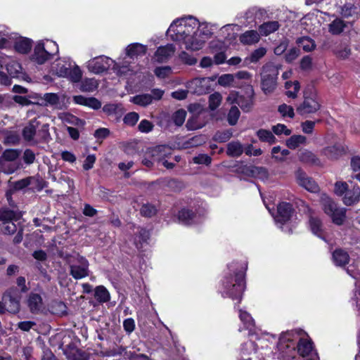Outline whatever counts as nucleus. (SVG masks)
Instances as JSON below:
<instances>
[{
	"label": "nucleus",
	"mask_w": 360,
	"mask_h": 360,
	"mask_svg": "<svg viewBox=\"0 0 360 360\" xmlns=\"http://www.w3.org/2000/svg\"><path fill=\"white\" fill-rule=\"evenodd\" d=\"M202 114L193 115L190 117L186 123V127L188 130H196L202 128L205 125V120Z\"/></svg>",
	"instance_id": "nucleus-30"
},
{
	"label": "nucleus",
	"mask_w": 360,
	"mask_h": 360,
	"mask_svg": "<svg viewBox=\"0 0 360 360\" xmlns=\"http://www.w3.org/2000/svg\"><path fill=\"white\" fill-rule=\"evenodd\" d=\"M154 72L158 77L164 79L172 74V68L169 66L158 67L155 69Z\"/></svg>",
	"instance_id": "nucleus-60"
},
{
	"label": "nucleus",
	"mask_w": 360,
	"mask_h": 360,
	"mask_svg": "<svg viewBox=\"0 0 360 360\" xmlns=\"http://www.w3.org/2000/svg\"><path fill=\"white\" fill-rule=\"evenodd\" d=\"M139 118V115L137 112H131L127 113L124 117V124L129 125V126H134L136 124Z\"/></svg>",
	"instance_id": "nucleus-63"
},
{
	"label": "nucleus",
	"mask_w": 360,
	"mask_h": 360,
	"mask_svg": "<svg viewBox=\"0 0 360 360\" xmlns=\"http://www.w3.org/2000/svg\"><path fill=\"white\" fill-rule=\"evenodd\" d=\"M240 112L237 106H233L228 113V122L231 125H235L240 117Z\"/></svg>",
	"instance_id": "nucleus-55"
},
{
	"label": "nucleus",
	"mask_w": 360,
	"mask_h": 360,
	"mask_svg": "<svg viewBox=\"0 0 360 360\" xmlns=\"http://www.w3.org/2000/svg\"><path fill=\"white\" fill-rule=\"evenodd\" d=\"M27 304L32 314L39 313L43 307V300L41 295L31 292L27 297Z\"/></svg>",
	"instance_id": "nucleus-20"
},
{
	"label": "nucleus",
	"mask_w": 360,
	"mask_h": 360,
	"mask_svg": "<svg viewBox=\"0 0 360 360\" xmlns=\"http://www.w3.org/2000/svg\"><path fill=\"white\" fill-rule=\"evenodd\" d=\"M262 89L265 94L271 93L277 86V79L262 75Z\"/></svg>",
	"instance_id": "nucleus-31"
},
{
	"label": "nucleus",
	"mask_w": 360,
	"mask_h": 360,
	"mask_svg": "<svg viewBox=\"0 0 360 360\" xmlns=\"http://www.w3.org/2000/svg\"><path fill=\"white\" fill-rule=\"evenodd\" d=\"M111 66L118 75H125L132 71L127 62L115 63L111 58L100 56L89 60L86 63L89 71L94 74H100L108 70Z\"/></svg>",
	"instance_id": "nucleus-4"
},
{
	"label": "nucleus",
	"mask_w": 360,
	"mask_h": 360,
	"mask_svg": "<svg viewBox=\"0 0 360 360\" xmlns=\"http://www.w3.org/2000/svg\"><path fill=\"white\" fill-rule=\"evenodd\" d=\"M222 96L219 92H215L209 96V108L214 110L221 104Z\"/></svg>",
	"instance_id": "nucleus-52"
},
{
	"label": "nucleus",
	"mask_w": 360,
	"mask_h": 360,
	"mask_svg": "<svg viewBox=\"0 0 360 360\" xmlns=\"http://www.w3.org/2000/svg\"><path fill=\"white\" fill-rule=\"evenodd\" d=\"M239 318L243 322L245 328L252 330L255 326V321L251 315L246 311L239 310Z\"/></svg>",
	"instance_id": "nucleus-45"
},
{
	"label": "nucleus",
	"mask_w": 360,
	"mask_h": 360,
	"mask_svg": "<svg viewBox=\"0 0 360 360\" xmlns=\"http://www.w3.org/2000/svg\"><path fill=\"white\" fill-rule=\"evenodd\" d=\"M295 177L297 184L302 187L304 188L306 190L312 193H315L319 191V186L311 178L307 176V175L302 170L298 169L295 172Z\"/></svg>",
	"instance_id": "nucleus-17"
},
{
	"label": "nucleus",
	"mask_w": 360,
	"mask_h": 360,
	"mask_svg": "<svg viewBox=\"0 0 360 360\" xmlns=\"http://www.w3.org/2000/svg\"><path fill=\"white\" fill-rule=\"evenodd\" d=\"M58 51V47L56 42L50 40L39 41L34 47L32 58L38 64H44Z\"/></svg>",
	"instance_id": "nucleus-9"
},
{
	"label": "nucleus",
	"mask_w": 360,
	"mask_h": 360,
	"mask_svg": "<svg viewBox=\"0 0 360 360\" xmlns=\"http://www.w3.org/2000/svg\"><path fill=\"white\" fill-rule=\"evenodd\" d=\"M68 360H86L87 356L82 351L72 348L65 352Z\"/></svg>",
	"instance_id": "nucleus-49"
},
{
	"label": "nucleus",
	"mask_w": 360,
	"mask_h": 360,
	"mask_svg": "<svg viewBox=\"0 0 360 360\" xmlns=\"http://www.w3.org/2000/svg\"><path fill=\"white\" fill-rule=\"evenodd\" d=\"M6 311L12 314H16L20 310V302L16 298L9 297L8 300L5 298Z\"/></svg>",
	"instance_id": "nucleus-50"
},
{
	"label": "nucleus",
	"mask_w": 360,
	"mask_h": 360,
	"mask_svg": "<svg viewBox=\"0 0 360 360\" xmlns=\"http://www.w3.org/2000/svg\"><path fill=\"white\" fill-rule=\"evenodd\" d=\"M266 53V49L264 47H259L252 51L250 56V61L251 63H257L262 58Z\"/></svg>",
	"instance_id": "nucleus-56"
},
{
	"label": "nucleus",
	"mask_w": 360,
	"mask_h": 360,
	"mask_svg": "<svg viewBox=\"0 0 360 360\" xmlns=\"http://www.w3.org/2000/svg\"><path fill=\"white\" fill-rule=\"evenodd\" d=\"M150 154L153 161L161 162L171 154V148L167 146H158L151 150Z\"/></svg>",
	"instance_id": "nucleus-26"
},
{
	"label": "nucleus",
	"mask_w": 360,
	"mask_h": 360,
	"mask_svg": "<svg viewBox=\"0 0 360 360\" xmlns=\"http://www.w3.org/2000/svg\"><path fill=\"white\" fill-rule=\"evenodd\" d=\"M256 345L252 341H248L242 345L240 360H252L256 356Z\"/></svg>",
	"instance_id": "nucleus-24"
},
{
	"label": "nucleus",
	"mask_w": 360,
	"mask_h": 360,
	"mask_svg": "<svg viewBox=\"0 0 360 360\" xmlns=\"http://www.w3.org/2000/svg\"><path fill=\"white\" fill-rule=\"evenodd\" d=\"M350 165L352 172L354 173V175L352 176V178L359 181V178L360 176V157H353L351 159Z\"/></svg>",
	"instance_id": "nucleus-54"
},
{
	"label": "nucleus",
	"mask_w": 360,
	"mask_h": 360,
	"mask_svg": "<svg viewBox=\"0 0 360 360\" xmlns=\"http://www.w3.org/2000/svg\"><path fill=\"white\" fill-rule=\"evenodd\" d=\"M260 33L256 30H248L239 36V41L243 45H253L259 41Z\"/></svg>",
	"instance_id": "nucleus-25"
},
{
	"label": "nucleus",
	"mask_w": 360,
	"mask_h": 360,
	"mask_svg": "<svg viewBox=\"0 0 360 360\" xmlns=\"http://www.w3.org/2000/svg\"><path fill=\"white\" fill-rule=\"evenodd\" d=\"M129 101L134 104L146 107L152 103V96L150 94H142L131 97Z\"/></svg>",
	"instance_id": "nucleus-36"
},
{
	"label": "nucleus",
	"mask_w": 360,
	"mask_h": 360,
	"mask_svg": "<svg viewBox=\"0 0 360 360\" xmlns=\"http://www.w3.org/2000/svg\"><path fill=\"white\" fill-rule=\"evenodd\" d=\"M280 27V24L278 21H268L262 23L259 26L258 30L261 35L268 36L276 31Z\"/></svg>",
	"instance_id": "nucleus-27"
},
{
	"label": "nucleus",
	"mask_w": 360,
	"mask_h": 360,
	"mask_svg": "<svg viewBox=\"0 0 360 360\" xmlns=\"http://www.w3.org/2000/svg\"><path fill=\"white\" fill-rule=\"evenodd\" d=\"M300 203L301 205L304 207V211H307L310 214L309 219V226L311 231L313 233V234L323 239V229L321 219L319 217L314 216L311 213V209L307 205L305 204V202L300 200Z\"/></svg>",
	"instance_id": "nucleus-15"
},
{
	"label": "nucleus",
	"mask_w": 360,
	"mask_h": 360,
	"mask_svg": "<svg viewBox=\"0 0 360 360\" xmlns=\"http://www.w3.org/2000/svg\"><path fill=\"white\" fill-rule=\"evenodd\" d=\"M226 101L230 104L236 103L243 111L248 112L253 105V89L249 87L245 95H238L237 92L232 91L228 96Z\"/></svg>",
	"instance_id": "nucleus-10"
},
{
	"label": "nucleus",
	"mask_w": 360,
	"mask_h": 360,
	"mask_svg": "<svg viewBox=\"0 0 360 360\" xmlns=\"http://www.w3.org/2000/svg\"><path fill=\"white\" fill-rule=\"evenodd\" d=\"M348 191V184L345 181H338L334 185V193L340 197H343Z\"/></svg>",
	"instance_id": "nucleus-53"
},
{
	"label": "nucleus",
	"mask_w": 360,
	"mask_h": 360,
	"mask_svg": "<svg viewBox=\"0 0 360 360\" xmlns=\"http://www.w3.org/2000/svg\"><path fill=\"white\" fill-rule=\"evenodd\" d=\"M306 143L307 138L302 135H293L286 141V145L290 149H296L300 146Z\"/></svg>",
	"instance_id": "nucleus-39"
},
{
	"label": "nucleus",
	"mask_w": 360,
	"mask_h": 360,
	"mask_svg": "<svg viewBox=\"0 0 360 360\" xmlns=\"http://www.w3.org/2000/svg\"><path fill=\"white\" fill-rule=\"evenodd\" d=\"M175 47L173 44L160 46L154 54V60L158 63L167 62L174 53Z\"/></svg>",
	"instance_id": "nucleus-18"
},
{
	"label": "nucleus",
	"mask_w": 360,
	"mask_h": 360,
	"mask_svg": "<svg viewBox=\"0 0 360 360\" xmlns=\"http://www.w3.org/2000/svg\"><path fill=\"white\" fill-rule=\"evenodd\" d=\"M343 153L344 148L338 145L324 148L321 151L322 155L330 160L338 158Z\"/></svg>",
	"instance_id": "nucleus-29"
},
{
	"label": "nucleus",
	"mask_w": 360,
	"mask_h": 360,
	"mask_svg": "<svg viewBox=\"0 0 360 360\" xmlns=\"http://www.w3.org/2000/svg\"><path fill=\"white\" fill-rule=\"evenodd\" d=\"M32 41L28 38L20 37L15 42V49L20 53H28L32 48Z\"/></svg>",
	"instance_id": "nucleus-32"
},
{
	"label": "nucleus",
	"mask_w": 360,
	"mask_h": 360,
	"mask_svg": "<svg viewBox=\"0 0 360 360\" xmlns=\"http://www.w3.org/2000/svg\"><path fill=\"white\" fill-rule=\"evenodd\" d=\"M218 82L221 86H227L236 84L235 76L232 74H225L219 77Z\"/></svg>",
	"instance_id": "nucleus-57"
},
{
	"label": "nucleus",
	"mask_w": 360,
	"mask_h": 360,
	"mask_svg": "<svg viewBox=\"0 0 360 360\" xmlns=\"http://www.w3.org/2000/svg\"><path fill=\"white\" fill-rule=\"evenodd\" d=\"M198 25V20L192 16L176 19L170 25L167 35L173 41L184 45L186 50L192 51L188 45L195 37Z\"/></svg>",
	"instance_id": "nucleus-2"
},
{
	"label": "nucleus",
	"mask_w": 360,
	"mask_h": 360,
	"mask_svg": "<svg viewBox=\"0 0 360 360\" xmlns=\"http://www.w3.org/2000/svg\"><path fill=\"white\" fill-rule=\"evenodd\" d=\"M186 86L191 93L202 95L209 91L210 81L206 77H197L189 81Z\"/></svg>",
	"instance_id": "nucleus-13"
},
{
	"label": "nucleus",
	"mask_w": 360,
	"mask_h": 360,
	"mask_svg": "<svg viewBox=\"0 0 360 360\" xmlns=\"http://www.w3.org/2000/svg\"><path fill=\"white\" fill-rule=\"evenodd\" d=\"M321 202L324 212L331 217L334 224L337 225L343 224L346 213L345 208L338 207L336 203L326 194L321 195Z\"/></svg>",
	"instance_id": "nucleus-8"
},
{
	"label": "nucleus",
	"mask_w": 360,
	"mask_h": 360,
	"mask_svg": "<svg viewBox=\"0 0 360 360\" xmlns=\"http://www.w3.org/2000/svg\"><path fill=\"white\" fill-rule=\"evenodd\" d=\"M285 95L288 98H295L297 96V93L300 91V86L297 81L286 82L285 84Z\"/></svg>",
	"instance_id": "nucleus-40"
},
{
	"label": "nucleus",
	"mask_w": 360,
	"mask_h": 360,
	"mask_svg": "<svg viewBox=\"0 0 360 360\" xmlns=\"http://www.w3.org/2000/svg\"><path fill=\"white\" fill-rule=\"evenodd\" d=\"M296 42L305 52L311 51L316 48L314 41L308 37L298 38Z\"/></svg>",
	"instance_id": "nucleus-42"
},
{
	"label": "nucleus",
	"mask_w": 360,
	"mask_h": 360,
	"mask_svg": "<svg viewBox=\"0 0 360 360\" xmlns=\"http://www.w3.org/2000/svg\"><path fill=\"white\" fill-rule=\"evenodd\" d=\"M89 262L87 259L78 255L70 264V275L75 279H82L89 275Z\"/></svg>",
	"instance_id": "nucleus-12"
},
{
	"label": "nucleus",
	"mask_w": 360,
	"mask_h": 360,
	"mask_svg": "<svg viewBox=\"0 0 360 360\" xmlns=\"http://www.w3.org/2000/svg\"><path fill=\"white\" fill-rule=\"evenodd\" d=\"M243 152V147L238 141H232L227 145L226 153L231 157H239Z\"/></svg>",
	"instance_id": "nucleus-41"
},
{
	"label": "nucleus",
	"mask_w": 360,
	"mask_h": 360,
	"mask_svg": "<svg viewBox=\"0 0 360 360\" xmlns=\"http://www.w3.org/2000/svg\"><path fill=\"white\" fill-rule=\"evenodd\" d=\"M58 117L64 124H70L77 126L82 124V121L81 120L69 112H61L58 115Z\"/></svg>",
	"instance_id": "nucleus-47"
},
{
	"label": "nucleus",
	"mask_w": 360,
	"mask_h": 360,
	"mask_svg": "<svg viewBox=\"0 0 360 360\" xmlns=\"http://www.w3.org/2000/svg\"><path fill=\"white\" fill-rule=\"evenodd\" d=\"M42 99L45 101L44 105L53 106L56 108H61L60 99L58 94L54 93H46L43 95Z\"/></svg>",
	"instance_id": "nucleus-44"
},
{
	"label": "nucleus",
	"mask_w": 360,
	"mask_h": 360,
	"mask_svg": "<svg viewBox=\"0 0 360 360\" xmlns=\"http://www.w3.org/2000/svg\"><path fill=\"white\" fill-rule=\"evenodd\" d=\"M98 86V81L94 78H86L81 82L80 90L84 92H92Z\"/></svg>",
	"instance_id": "nucleus-43"
},
{
	"label": "nucleus",
	"mask_w": 360,
	"mask_h": 360,
	"mask_svg": "<svg viewBox=\"0 0 360 360\" xmlns=\"http://www.w3.org/2000/svg\"><path fill=\"white\" fill-rule=\"evenodd\" d=\"M130 228H133V233L134 237L133 238V242L137 249H140L142 247L143 243H146L149 238V232L145 229L141 227H136L131 225Z\"/></svg>",
	"instance_id": "nucleus-19"
},
{
	"label": "nucleus",
	"mask_w": 360,
	"mask_h": 360,
	"mask_svg": "<svg viewBox=\"0 0 360 360\" xmlns=\"http://www.w3.org/2000/svg\"><path fill=\"white\" fill-rule=\"evenodd\" d=\"M53 71L57 76L67 78L73 83L80 82L82 77L80 68L69 57L58 60L53 66Z\"/></svg>",
	"instance_id": "nucleus-5"
},
{
	"label": "nucleus",
	"mask_w": 360,
	"mask_h": 360,
	"mask_svg": "<svg viewBox=\"0 0 360 360\" xmlns=\"http://www.w3.org/2000/svg\"><path fill=\"white\" fill-rule=\"evenodd\" d=\"M229 273L222 281L220 292L223 297H228L232 300H241L243 292L245 290L244 273L236 271L233 265L229 266Z\"/></svg>",
	"instance_id": "nucleus-3"
},
{
	"label": "nucleus",
	"mask_w": 360,
	"mask_h": 360,
	"mask_svg": "<svg viewBox=\"0 0 360 360\" xmlns=\"http://www.w3.org/2000/svg\"><path fill=\"white\" fill-rule=\"evenodd\" d=\"M293 213L292 205L288 202H281L277 207V214L275 217L276 223L281 225L290 220Z\"/></svg>",
	"instance_id": "nucleus-16"
},
{
	"label": "nucleus",
	"mask_w": 360,
	"mask_h": 360,
	"mask_svg": "<svg viewBox=\"0 0 360 360\" xmlns=\"http://www.w3.org/2000/svg\"><path fill=\"white\" fill-rule=\"evenodd\" d=\"M37 118L32 119L23 128L22 135L24 140L31 144H35L41 140H45L49 136V124H43L40 129Z\"/></svg>",
	"instance_id": "nucleus-6"
},
{
	"label": "nucleus",
	"mask_w": 360,
	"mask_h": 360,
	"mask_svg": "<svg viewBox=\"0 0 360 360\" xmlns=\"http://www.w3.org/2000/svg\"><path fill=\"white\" fill-rule=\"evenodd\" d=\"M196 30L195 37L193 43H189L188 45L189 48H192V51L200 50L212 34V30L209 24L206 22L200 23L198 22Z\"/></svg>",
	"instance_id": "nucleus-11"
},
{
	"label": "nucleus",
	"mask_w": 360,
	"mask_h": 360,
	"mask_svg": "<svg viewBox=\"0 0 360 360\" xmlns=\"http://www.w3.org/2000/svg\"><path fill=\"white\" fill-rule=\"evenodd\" d=\"M360 199V187L355 185L352 189L346 192L342 197V202L347 206H351L359 201Z\"/></svg>",
	"instance_id": "nucleus-21"
},
{
	"label": "nucleus",
	"mask_w": 360,
	"mask_h": 360,
	"mask_svg": "<svg viewBox=\"0 0 360 360\" xmlns=\"http://www.w3.org/2000/svg\"><path fill=\"white\" fill-rule=\"evenodd\" d=\"M321 108L319 101L314 97H305L303 102L297 108V112L301 115L316 112Z\"/></svg>",
	"instance_id": "nucleus-14"
},
{
	"label": "nucleus",
	"mask_w": 360,
	"mask_h": 360,
	"mask_svg": "<svg viewBox=\"0 0 360 360\" xmlns=\"http://www.w3.org/2000/svg\"><path fill=\"white\" fill-rule=\"evenodd\" d=\"M333 259L337 266H345L349 262V255L342 250H336L333 253Z\"/></svg>",
	"instance_id": "nucleus-38"
},
{
	"label": "nucleus",
	"mask_w": 360,
	"mask_h": 360,
	"mask_svg": "<svg viewBox=\"0 0 360 360\" xmlns=\"http://www.w3.org/2000/svg\"><path fill=\"white\" fill-rule=\"evenodd\" d=\"M156 207L151 204H145L141 208V214L143 216L150 217L155 214Z\"/></svg>",
	"instance_id": "nucleus-62"
},
{
	"label": "nucleus",
	"mask_w": 360,
	"mask_h": 360,
	"mask_svg": "<svg viewBox=\"0 0 360 360\" xmlns=\"http://www.w3.org/2000/svg\"><path fill=\"white\" fill-rule=\"evenodd\" d=\"M147 46L140 43H133L128 45L126 48V55L130 58H138L146 54Z\"/></svg>",
	"instance_id": "nucleus-22"
},
{
	"label": "nucleus",
	"mask_w": 360,
	"mask_h": 360,
	"mask_svg": "<svg viewBox=\"0 0 360 360\" xmlns=\"http://www.w3.org/2000/svg\"><path fill=\"white\" fill-rule=\"evenodd\" d=\"M347 27V23L342 19L336 18L328 25V31L333 35L341 34Z\"/></svg>",
	"instance_id": "nucleus-34"
},
{
	"label": "nucleus",
	"mask_w": 360,
	"mask_h": 360,
	"mask_svg": "<svg viewBox=\"0 0 360 360\" xmlns=\"http://www.w3.org/2000/svg\"><path fill=\"white\" fill-rule=\"evenodd\" d=\"M341 14L345 18H358L359 9L352 3L345 4L341 9Z\"/></svg>",
	"instance_id": "nucleus-35"
},
{
	"label": "nucleus",
	"mask_w": 360,
	"mask_h": 360,
	"mask_svg": "<svg viewBox=\"0 0 360 360\" xmlns=\"http://www.w3.org/2000/svg\"><path fill=\"white\" fill-rule=\"evenodd\" d=\"M94 297L99 302H106L110 300V294L108 290L103 285L96 288Z\"/></svg>",
	"instance_id": "nucleus-48"
},
{
	"label": "nucleus",
	"mask_w": 360,
	"mask_h": 360,
	"mask_svg": "<svg viewBox=\"0 0 360 360\" xmlns=\"http://www.w3.org/2000/svg\"><path fill=\"white\" fill-rule=\"evenodd\" d=\"M273 132L276 135L284 134L285 136H289L291 134V130L288 129L285 124H278L272 127Z\"/></svg>",
	"instance_id": "nucleus-64"
},
{
	"label": "nucleus",
	"mask_w": 360,
	"mask_h": 360,
	"mask_svg": "<svg viewBox=\"0 0 360 360\" xmlns=\"http://www.w3.org/2000/svg\"><path fill=\"white\" fill-rule=\"evenodd\" d=\"M257 136L262 142H266L269 144H274L276 141V139L271 131L266 129H259L257 131Z\"/></svg>",
	"instance_id": "nucleus-46"
},
{
	"label": "nucleus",
	"mask_w": 360,
	"mask_h": 360,
	"mask_svg": "<svg viewBox=\"0 0 360 360\" xmlns=\"http://www.w3.org/2000/svg\"><path fill=\"white\" fill-rule=\"evenodd\" d=\"M281 68V64L269 61L263 66L262 75H266L268 77L277 79Z\"/></svg>",
	"instance_id": "nucleus-28"
},
{
	"label": "nucleus",
	"mask_w": 360,
	"mask_h": 360,
	"mask_svg": "<svg viewBox=\"0 0 360 360\" xmlns=\"http://www.w3.org/2000/svg\"><path fill=\"white\" fill-rule=\"evenodd\" d=\"M232 136V132L230 130H226L224 131H218L215 134L214 139L218 142H226L231 139Z\"/></svg>",
	"instance_id": "nucleus-61"
},
{
	"label": "nucleus",
	"mask_w": 360,
	"mask_h": 360,
	"mask_svg": "<svg viewBox=\"0 0 360 360\" xmlns=\"http://www.w3.org/2000/svg\"><path fill=\"white\" fill-rule=\"evenodd\" d=\"M20 151L16 149H7L0 157V165L3 167L8 162H15V160L19 157Z\"/></svg>",
	"instance_id": "nucleus-33"
},
{
	"label": "nucleus",
	"mask_w": 360,
	"mask_h": 360,
	"mask_svg": "<svg viewBox=\"0 0 360 360\" xmlns=\"http://www.w3.org/2000/svg\"><path fill=\"white\" fill-rule=\"evenodd\" d=\"M335 54L341 59H346L351 55V49L347 44H341L336 49Z\"/></svg>",
	"instance_id": "nucleus-51"
},
{
	"label": "nucleus",
	"mask_w": 360,
	"mask_h": 360,
	"mask_svg": "<svg viewBox=\"0 0 360 360\" xmlns=\"http://www.w3.org/2000/svg\"><path fill=\"white\" fill-rule=\"evenodd\" d=\"M22 214L8 209L0 210V221L2 222L1 230L4 234H13L19 228Z\"/></svg>",
	"instance_id": "nucleus-7"
},
{
	"label": "nucleus",
	"mask_w": 360,
	"mask_h": 360,
	"mask_svg": "<svg viewBox=\"0 0 360 360\" xmlns=\"http://www.w3.org/2000/svg\"><path fill=\"white\" fill-rule=\"evenodd\" d=\"M301 331L291 330L283 333L277 343L278 349L283 356H290L297 348L298 354L305 360H319L317 353L313 349L312 342L300 338Z\"/></svg>",
	"instance_id": "nucleus-1"
},
{
	"label": "nucleus",
	"mask_w": 360,
	"mask_h": 360,
	"mask_svg": "<svg viewBox=\"0 0 360 360\" xmlns=\"http://www.w3.org/2000/svg\"><path fill=\"white\" fill-rule=\"evenodd\" d=\"M186 112L183 109L176 110L172 115V120L176 126H181L185 122Z\"/></svg>",
	"instance_id": "nucleus-58"
},
{
	"label": "nucleus",
	"mask_w": 360,
	"mask_h": 360,
	"mask_svg": "<svg viewBox=\"0 0 360 360\" xmlns=\"http://www.w3.org/2000/svg\"><path fill=\"white\" fill-rule=\"evenodd\" d=\"M178 219L180 222L186 225H190L200 221V217L199 216L186 209H182L179 211Z\"/></svg>",
	"instance_id": "nucleus-23"
},
{
	"label": "nucleus",
	"mask_w": 360,
	"mask_h": 360,
	"mask_svg": "<svg viewBox=\"0 0 360 360\" xmlns=\"http://www.w3.org/2000/svg\"><path fill=\"white\" fill-rule=\"evenodd\" d=\"M299 158L302 162L309 163L314 165H319L321 164L320 160L312 152L304 150L300 152Z\"/></svg>",
	"instance_id": "nucleus-37"
},
{
	"label": "nucleus",
	"mask_w": 360,
	"mask_h": 360,
	"mask_svg": "<svg viewBox=\"0 0 360 360\" xmlns=\"http://www.w3.org/2000/svg\"><path fill=\"white\" fill-rule=\"evenodd\" d=\"M278 112L284 117L293 118L295 116L294 109L292 106L283 103L279 105Z\"/></svg>",
	"instance_id": "nucleus-59"
}]
</instances>
